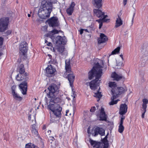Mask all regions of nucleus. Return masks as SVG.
Segmentation results:
<instances>
[{
    "mask_svg": "<svg viewBox=\"0 0 148 148\" xmlns=\"http://www.w3.org/2000/svg\"><path fill=\"white\" fill-rule=\"evenodd\" d=\"M103 66V62L102 60H100L95 64L91 70L88 73V78L91 79L94 76L95 79L91 81L89 83V85L91 89L95 91L94 92V97L98 99L97 101H98L101 98L102 95L101 92H99L100 87H99L100 80H99L102 74V68Z\"/></svg>",
    "mask_w": 148,
    "mask_h": 148,
    "instance_id": "obj_1",
    "label": "nucleus"
},
{
    "mask_svg": "<svg viewBox=\"0 0 148 148\" xmlns=\"http://www.w3.org/2000/svg\"><path fill=\"white\" fill-rule=\"evenodd\" d=\"M60 31L56 29H53L49 33L50 37L52 40L54 44L56 45V46L58 47L57 50L58 52L60 53H62L64 51V46L62 44L64 45L66 42V39L65 37L64 36L62 37L60 36H58L55 38L54 36V34H58Z\"/></svg>",
    "mask_w": 148,
    "mask_h": 148,
    "instance_id": "obj_2",
    "label": "nucleus"
},
{
    "mask_svg": "<svg viewBox=\"0 0 148 148\" xmlns=\"http://www.w3.org/2000/svg\"><path fill=\"white\" fill-rule=\"evenodd\" d=\"M53 3L47 1L45 0L42 1L41 4L42 8L40 9L38 11L39 16L43 19H46L50 16L52 11V4Z\"/></svg>",
    "mask_w": 148,
    "mask_h": 148,
    "instance_id": "obj_3",
    "label": "nucleus"
},
{
    "mask_svg": "<svg viewBox=\"0 0 148 148\" xmlns=\"http://www.w3.org/2000/svg\"><path fill=\"white\" fill-rule=\"evenodd\" d=\"M65 69L66 71V72L65 74L66 73V75H67L68 79L70 83V85L71 86H72L74 80L75 76L72 73L67 74V73H70L71 72L70 60H66L65 61Z\"/></svg>",
    "mask_w": 148,
    "mask_h": 148,
    "instance_id": "obj_4",
    "label": "nucleus"
},
{
    "mask_svg": "<svg viewBox=\"0 0 148 148\" xmlns=\"http://www.w3.org/2000/svg\"><path fill=\"white\" fill-rule=\"evenodd\" d=\"M108 85L109 87L111 89V93L112 95V97L111 98V101L109 103L110 105H113L116 104L119 101L118 100H114L115 99V95H114V94L118 87L116 83L114 82H109L108 83Z\"/></svg>",
    "mask_w": 148,
    "mask_h": 148,
    "instance_id": "obj_5",
    "label": "nucleus"
},
{
    "mask_svg": "<svg viewBox=\"0 0 148 148\" xmlns=\"http://www.w3.org/2000/svg\"><path fill=\"white\" fill-rule=\"evenodd\" d=\"M48 108L57 117L60 118L62 108L59 104L56 103H50Z\"/></svg>",
    "mask_w": 148,
    "mask_h": 148,
    "instance_id": "obj_6",
    "label": "nucleus"
},
{
    "mask_svg": "<svg viewBox=\"0 0 148 148\" xmlns=\"http://www.w3.org/2000/svg\"><path fill=\"white\" fill-rule=\"evenodd\" d=\"M48 89L49 92V93L47 94V97L51 98H55V93L58 92V90L57 85L54 84H51L48 88Z\"/></svg>",
    "mask_w": 148,
    "mask_h": 148,
    "instance_id": "obj_7",
    "label": "nucleus"
},
{
    "mask_svg": "<svg viewBox=\"0 0 148 148\" xmlns=\"http://www.w3.org/2000/svg\"><path fill=\"white\" fill-rule=\"evenodd\" d=\"M9 19L8 17L3 18L0 19V32H5L8 28Z\"/></svg>",
    "mask_w": 148,
    "mask_h": 148,
    "instance_id": "obj_8",
    "label": "nucleus"
},
{
    "mask_svg": "<svg viewBox=\"0 0 148 148\" xmlns=\"http://www.w3.org/2000/svg\"><path fill=\"white\" fill-rule=\"evenodd\" d=\"M91 132L92 135L95 136L98 134L103 136L105 134V130L101 127L95 126L93 128Z\"/></svg>",
    "mask_w": 148,
    "mask_h": 148,
    "instance_id": "obj_9",
    "label": "nucleus"
},
{
    "mask_svg": "<svg viewBox=\"0 0 148 148\" xmlns=\"http://www.w3.org/2000/svg\"><path fill=\"white\" fill-rule=\"evenodd\" d=\"M95 14L98 17L102 18V20L104 22H107L108 19L106 18L108 17L107 15H104V13L99 9H95L93 10Z\"/></svg>",
    "mask_w": 148,
    "mask_h": 148,
    "instance_id": "obj_10",
    "label": "nucleus"
},
{
    "mask_svg": "<svg viewBox=\"0 0 148 148\" xmlns=\"http://www.w3.org/2000/svg\"><path fill=\"white\" fill-rule=\"evenodd\" d=\"M27 44L25 42H21L19 47L20 52L21 54L25 55L27 51Z\"/></svg>",
    "mask_w": 148,
    "mask_h": 148,
    "instance_id": "obj_11",
    "label": "nucleus"
},
{
    "mask_svg": "<svg viewBox=\"0 0 148 148\" xmlns=\"http://www.w3.org/2000/svg\"><path fill=\"white\" fill-rule=\"evenodd\" d=\"M46 75L48 77L53 76L56 71V69L51 65L48 66L46 68Z\"/></svg>",
    "mask_w": 148,
    "mask_h": 148,
    "instance_id": "obj_12",
    "label": "nucleus"
},
{
    "mask_svg": "<svg viewBox=\"0 0 148 148\" xmlns=\"http://www.w3.org/2000/svg\"><path fill=\"white\" fill-rule=\"evenodd\" d=\"M48 24L51 27L56 26L58 25V19L56 17H53L48 20Z\"/></svg>",
    "mask_w": 148,
    "mask_h": 148,
    "instance_id": "obj_13",
    "label": "nucleus"
},
{
    "mask_svg": "<svg viewBox=\"0 0 148 148\" xmlns=\"http://www.w3.org/2000/svg\"><path fill=\"white\" fill-rule=\"evenodd\" d=\"M127 90V88L125 86L118 87L114 93L115 95V99L118 96V95L125 92Z\"/></svg>",
    "mask_w": 148,
    "mask_h": 148,
    "instance_id": "obj_14",
    "label": "nucleus"
},
{
    "mask_svg": "<svg viewBox=\"0 0 148 148\" xmlns=\"http://www.w3.org/2000/svg\"><path fill=\"white\" fill-rule=\"evenodd\" d=\"M89 142L93 148H101L102 147V144L100 142L90 139Z\"/></svg>",
    "mask_w": 148,
    "mask_h": 148,
    "instance_id": "obj_15",
    "label": "nucleus"
},
{
    "mask_svg": "<svg viewBox=\"0 0 148 148\" xmlns=\"http://www.w3.org/2000/svg\"><path fill=\"white\" fill-rule=\"evenodd\" d=\"M27 82L25 81L22 82L19 85L22 93L24 95L26 94V92L27 90Z\"/></svg>",
    "mask_w": 148,
    "mask_h": 148,
    "instance_id": "obj_16",
    "label": "nucleus"
},
{
    "mask_svg": "<svg viewBox=\"0 0 148 148\" xmlns=\"http://www.w3.org/2000/svg\"><path fill=\"white\" fill-rule=\"evenodd\" d=\"M127 106L125 104H122L120 106L119 113L120 114L123 115L127 112Z\"/></svg>",
    "mask_w": 148,
    "mask_h": 148,
    "instance_id": "obj_17",
    "label": "nucleus"
},
{
    "mask_svg": "<svg viewBox=\"0 0 148 148\" xmlns=\"http://www.w3.org/2000/svg\"><path fill=\"white\" fill-rule=\"evenodd\" d=\"M108 40L107 37L103 34L101 33L100 37L98 39V43L101 44L106 42Z\"/></svg>",
    "mask_w": 148,
    "mask_h": 148,
    "instance_id": "obj_18",
    "label": "nucleus"
},
{
    "mask_svg": "<svg viewBox=\"0 0 148 148\" xmlns=\"http://www.w3.org/2000/svg\"><path fill=\"white\" fill-rule=\"evenodd\" d=\"M27 74L26 73H25V74L19 73L16 76V79L18 81H21L23 79H27Z\"/></svg>",
    "mask_w": 148,
    "mask_h": 148,
    "instance_id": "obj_19",
    "label": "nucleus"
},
{
    "mask_svg": "<svg viewBox=\"0 0 148 148\" xmlns=\"http://www.w3.org/2000/svg\"><path fill=\"white\" fill-rule=\"evenodd\" d=\"M99 120L102 121L106 120V115L104 111V109L102 107H101V110Z\"/></svg>",
    "mask_w": 148,
    "mask_h": 148,
    "instance_id": "obj_20",
    "label": "nucleus"
},
{
    "mask_svg": "<svg viewBox=\"0 0 148 148\" xmlns=\"http://www.w3.org/2000/svg\"><path fill=\"white\" fill-rule=\"evenodd\" d=\"M62 103V104L64 103V101H63L61 97H57L53 99H51L50 101V103Z\"/></svg>",
    "mask_w": 148,
    "mask_h": 148,
    "instance_id": "obj_21",
    "label": "nucleus"
},
{
    "mask_svg": "<svg viewBox=\"0 0 148 148\" xmlns=\"http://www.w3.org/2000/svg\"><path fill=\"white\" fill-rule=\"evenodd\" d=\"M75 3L73 2H72L70 6L66 10L67 13L69 15H71L73 11L74 8L75 6Z\"/></svg>",
    "mask_w": 148,
    "mask_h": 148,
    "instance_id": "obj_22",
    "label": "nucleus"
},
{
    "mask_svg": "<svg viewBox=\"0 0 148 148\" xmlns=\"http://www.w3.org/2000/svg\"><path fill=\"white\" fill-rule=\"evenodd\" d=\"M102 0H94L92 1L93 5L96 8H100L102 6Z\"/></svg>",
    "mask_w": 148,
    "mask_h": 148,
    "instance_id": "obj_23",
    "label": "nucleus"
},
{
    "mask_svg": "<svg viewBox=\"0 0 148 148\" xmlns=\"http://www.w3.org/2000/svg\"><path fill=\"white\" fill-rule=\"evenodd\" d=\"M111 77L114 79V80L118 81L121 79L122 77L121 75H119L114 72L111 75Z\"/></svg>",
    "mask_w": 148,
    "mask_h": 148,
    "instance_id": "obj_24",
    "label": "nucleus"
},
{
    "mask_svg": "<svg viewBox=\"0 0 148 148\" xmlns=\"http://www.w3.org/2000/svg\"><path fill=\"white\" fill-rule=\"evenodd\" d=\"M36 128V125L34 124L32 125L31 130L32 134L34 136H37L38 135V131Z\"/></svg>",
    "mask_w": 148,
    "mask_h": 148,
    "instance_id": "obj_25",
    "label": "nucleus"
},
{
    "mask_svg": "<svg viewBox=\"0 0 148 148\" xmlns=\"http://www.w3.org/2000/svg\"><path fill=\"white\" fill-rule=\"evenodd\" d=\"M122 24L123 21L122 20L121 18L119 16H118V18H116V20L115 27H117L122 25Z\"/></svg>",
    "mask_w": 148,
    "mask_h": 148,
    "instance_id": "obj_26",
    "label": "nucleus"
},
{
    "mask_svg": "<svg viewBox=\"0 0 148 148\" xmlns=\"http://www.w3.org/2000/svg\"><path fill=\"white\" fill-rule=\"evenodd\" d=\"M13 98L15 100L21 101L22 99V98L16 92L12 93Z\"/></svg>",
    "mask_w": 148,
    "mask_h": 148,
    "instance_id": "obj_27",
    "label": "nucleus"
},
{
    "mask_svg": "<svg viewBox=\"0 0 148 148\" xmlns=\"http://www.w3.org/2000/svg\"><path fill=\"white\" fill-rule=\"evenodd\" d=\"M143 103L141 109H146L147 108V104L148 103V99H143L142 100Z\"/></svg>",
    "mask_w": 148,
    "mask_h": 148,
    "instance_id": "obj_28",
    "label": "nucleus"
},
{
    "mask_svg": "<svg viewBox=\"0 0 148 148\" xmlns=\"http://www.w3.org/2000/svg\"><path fill=\"white\" fill-rule=\"evenodd\" d=\"M25 148H38V147L37 146H35L33 144L29 143L26 144Z\"/></svg>",
    "mask_w": 148,
    "mask_h": 148,
    "instance_id": "obj_29",
    "label": "nucleus"
},
{
    "mask_svg": "<svg viewBox=\"0 0 148 148\" xmlns=\"http://www.w3.org/2000/svg\"><path fill=\"white\" fill-rule=\"evenodd\" d=\"M19 73L24 74L23 73L25 72V69L24 67V65L23 64L20 65L19 67Z\"/></svg>",
    "mask_w": 148,
    "mask_h": 148,
    "instance_id": "obj_30",
    "label": "nucleus"
},
{
    "mask_svg": "<svg viewBox=\"0 0 148 148\" xmlns=\"http://www.w3.org/2000/svg\"><path fill=\"white\" fill-rule=\"evenodd\" d=\"M108 134V133L107 135L105 136L104 138L102 140V141L104 143V144L106 145V146H104L103 148H107L106 147V146H107V145H108V141L107 140V138Z\"/></svg>",
    "mask_w": 148,
    "mask_h": 148,
    "instance_id": "obj_31",
    "label": "nucleus"
},
{
    "mask_svg": "<svg viewBox=\"0 0 148 148\" xmlns=\"http://www.w3.org/2000/svg\"><path fill=\"white\" fill-rule=\"evenodd\" d=\"M123 124V123H119V126L118 131L119 132L121 133L123 132L124 129Z\"/></svg>",
    "mask_w": 148,
    "mask_h": 148,
    "instance_id": "obj_32",
    "label": "nucleus"
},
{
    "mask_svg": "<svg viewBox=\"0 0 148 148\" xmlns=\"http://www.w3.org/2000/svg\"><path fill=\"white\" fill-rule=\"evenodd\" d=\"M120 50V48L119 47H117L112 51L111 55L115 54L119 52Z\"/></svg>",
    "mask_w": 148,
    "mask_h": 148,
    "instance_id": "obj_33",
    "label": "nucleus"
},
{
    "mask_svg": "<svg viewBox=\"0 0 148 148\" xmlns=\"http://www.w3.org/2000/svg\"><path fill=\"white\" fill-rule=\"evenodd\" d=\"M96 21L97 22H98V23H99V29L101 28V27L102 26V21L104 22L103 20L102 19H99V20H96Z\"/></svg>",
    "mask_w": 148,
    "mask_h": 148,
    "instance_id": "obj_34",
    "label": "nucleus"
},
{
    "mask_svg": "<svg viewBox=\"0 0 148 148\" xmlns=\"http://www.w3.org/2000/svg\"><path fill=\"white\" fill-rule=\"evenodd\" d=\"M141 110L142 113L141 117L142 118H144L145 116V114L146 111V110L141 109Z\"/></svg>",
    "mask_w": 148,
    "mask_h": 148,
    "instance_id": "obj_35",
    "label": "nucleus"
},
{
    "mask_svg": "<svg viewBox=\"0 0 148 148\" xmlns=\"http://www.w3.org/2000/svg\"><path fill=\"white\" fill-rule=\"evenodd\" d=\"M16 88V86L15 85L12 86L11 88L12 93L16 92L15 90Z\"/></svg>",
    "mask_w": 148,
    "mask_h": 148,
    "instance_id": "obj_36",
    "label": "nucleus"
},
{
    "mask_svg": "<svg viewBox=\"0 0 148 148\" xmlns=\"http://www.w3.org/2000/svg\"><path fill=\"white\" fill-rule=\"evenodd\" d=\"M3 38L0 37V48L2 46V45L3 44Z\"/></svg>",
    "mask_w": 148,
    "mask_h": 148,
    "instance_id": "obj_37",
    "label": "nucleus"
},
{
    "mask_svg": "<svg viewBox=\"0 0 148 148\" xmlns=\"http://www.w3.org/2000/svg\"><path fill=\"white\" fill-rule=\"evenodd\" d=\"M47 26H45L42 27V29L43 31L45 32L47 31Z\"/></svg>",
    "mask_w": 148,
    "mask_h": 148,
    "instance_id": "obj_38",
    "label": "nucleus"
},
{
    "mask_svg": "<svg viewBox=\"0 0 148 148\" xmlns=\"http://www.w3.org/2000/svg\"><path fill=\"white\" fill-rule=\"evenodd\" d=\"M125 118V116L122 115L121 117V119L119 123H123V120Z\"/></svg>",
    "mask_w": 148,
    "mask_h": 148,
    "instance_id": "obj_39",
    "label": "nucleus"
},
{
    "mask_svg": "<svg viewBox=\"0 0 148 148\" xmlns=\"http://www.w3.org/2000/svg\"><path fill=\"white\" fill-rule=\"evenodd\" d=\"M95 110V107H93L91 108L90 110V111L92 112H94Z\"/></svg>",
    "mask_w": 148,
    "mask_h": 148,
    "instance_id": "obj_40",
    "label": "nucleus"
},
{
    "mask_svg": "<svg viewBox=\"0 0 148 148\" xmlns=\"http://www.w3.org/2000/svg\"><path fill=\"white\" fill-rule=\"evenodd\" d=\"M45 43L47 44V45L51 46L52 45V44L51 42H48L47 40H46L45 41Z\"/></svg>",
    "mask_w": 148,
    "mask_h": 148,
    "instance_id": "obj_41",
    "label": "nucleus"
},
{
    "mask_svg": "<svg viewBox=\"0 0 148 148\" xmlns=\"http://www.w3.org/2000/svg\"><path fill=\"white\" fill-rule=\"evenodd\" d=\"M48 2H51L53 3H56L57 2V0H47Z\"/></svg>",
    "mask_w": 148,
    "mask_h": 148,
    "instance_id": "obj_42",
    "label": "nucleus"
},
{
    "mask_svg": "<svg viewBox=\"0 0 148 148\" xmlns=\"http://www.w3.org/2000/svg\"><path fill=\"white\" fill-rule=\"evenodd\" d=\"M127 0H123V3L124 5H125L127 4Z\"/></svg>",
    "mask_w": 148,
    "mask_h": 148,
    "instance_id": "obj_43",
    "label": "nucleus"
},
{
    "mask_svg": "<svg viewBox=\"0 0 148 148\" xmlns=\"http://www.w3.org/2000/svg\"><path fill=\"white\" fill-rule=\"evenodd\" d=\"M84 30V29H81L79 30L80 34H82L83 33V31Z\"/></svg>",
    "mask_w": 148,
    "mask_h": 148,
    "instance_id": "obj_44",
    "label": "nucleus"
},
{
    "mask_svg": "<svg viewBox=\"0 0 148 148\" xmlns=\"http://www.w3.org/2000/svg\"><path fill=\"white\" fill-rule=\"evenodd\" d=\"M31 116L30 114L28 116V119L29 120H30L31 119Z\"/></svg>",
    "mask_w": 148,
    "mask_h": 148,
    "instance_id": "obj_45",
    "label": "nucleus"
},
{
    "mask_svg": "<svg viewBox=\"0 0 148 148\" xmlns=\"http://www.w3.org/2000/svg\"><path fill=\"white\" fill-rule=\"evenodd\" d=\"M135 14L134 13V15H133V18H132V23H133V19H134V16Z\"/></svg>",
    "mask_w": 148,
    "mask_h": 148,
    "instance_id": "obj_46",
    "label": "nucleus"
},
{
    "mask_svg": "<svg viewBox=\"0 0 148 148\" xmlns=\"http://www.w3.org/2000/svg\"><path fill=\"white\" fill-rule=\"evenodd\" d=\"M48 56L49 57L50 59H51L52 58V56L50 54H48Z\"/></svg>",
    "mask_w": 148,
    "mask_h": 148,
    "instance_id": "obj_47",
    "label": "nucleus"
},
{
    "mask_svg": "<svg viewBox=\"0 0 148 148\" xmlns=\"http://www.w3.org/2000/svg\"><path fill=\"white\" fill-rule=\"evenodd\" d=\"M50 138H51V139H50L51 140H52V141H53L54 139V138L52 136H51V137H50Z\"/></svg>",
    "mask_w": 148,
    "mask_h": 148,
    "instance_id": "obj_48",
    "label": "nucleus"
},
{
    "mask_svg": "<svg viewBox=\"0 0 148 148\" xmlns=\"http://www.w3.org/2000/svg\"><path fill=\"white\" fill-rule=\"evenodd\" d=\"M48 133H49V134H50V133L51 132V130H49L48 132Z\"/></svg>",
    "mask_w": 148,
    "mask_h": 148,
    "instance_id": "obj_49",
    "label": "nucleus"
},
{
    "mask_svg": "<svg viewBox=\"0 0 148 148\" xmlns=\"http://www.w3.org/2000/svg\"><path fill=\"white\" fill-rule=\"evenodd\" d=\"M7 32L9 33V34H10L11 33V31L10 30L7 31Z\"/></svg>",
    "mask_w": 148,
    "mask_h": 148,
    "instance_id": "obj_50",
    "label": "nucleus"
},
{
    "mask_svg": "<svg viewBox=\"0 0 148 148\" xmlns=\"http://www.w3.org/2000/svg\"><path fill=\"white\" fill-rule=\"evenodd\" d=\"M120 56H121V58L122 59H123V55H120Z\"/></svg>",
    "mask_w": 148,
    "mask_h": 148,
    "instance_id": "obj_51",
    "label": "nucleus"
},
{
    "mask_svg": "<svg viewBox=\"0 0 148 148\" xmlns=\"http://www.w3.org/2000/svg\"><path fill=\"white\" fill-rule=\"evenodd\" d=\"M21 61V59H19L18 60V62H20Z\"/></svg>",
    "mask_w": 148,
    "mask_h": 148,
    "instance_id": "obj_52",
    "label": "nucleus"
},
{
    "mask_svg": "<svg viewBox=\"0 0 148 148\" xmlns=\"http://www.w3.org/2000/svg\"><path fill=\"white\" fill-rule=\"evenodd\" d=\"M30 16H31V15H30V14H28V17H30Z\"/></svg>",
    "mask_w": 148,
    "mask_h": 148,
    "instance_id": "obj_53",
    "label": "nucleus"
},
{
    "mask_svg": "<svg viewBox=\"0 0 148 148\" xmlns=\"http://www.w3.org/2000/svg\"><path fill=\"white\" fill-rule=\"evenodd\" d=\"M2 54V52L0 51V56H1Z\"/></svg>",
    "mask_w": 148,
    "mask_h": 148,
    "instance_id": "obj_54",
    "label": "nucleus"
},
{
    "mask_svg": "<svg viewBox=\"0 0 148 148\" xmlns=\"http://www.w3.org/2000/svg\"><path fill=\"white\" fill-rule=\"evenodd\" d=\"M84 30L86 32H88V30H87V29H84Z\"/></svg>",
    "mask_w": 148,
    "mask_h": 148,
    "instance_id": "obj_55",
    "label": "nucleus"
},
{
    "mask_svg": "<svg viewBox=\"0 0 148 148\" xmlns=\"http://www.w3.org/2000/svg\"><path fill=\"white\" fill-rule=\"evenodd\" d=\"M88 133H89V128H88Z\"/></svg>",
    "mask_w": 148,
    "mask_h": 148,
    "instance_id": "obj_56",
    "label": "nucleus"
},
{
    "mask_svg": "<svg viewBox=\"0 0 148 148\" xmlns=\"http://www.w3.org/2000/svg\"><path fill=\"white\" fill-rule=\"evenodd\" d=\"M45 126H43V129L44 130L45 129Z\"/></svg>",
    "mask_w": 148,
    "mask_h": 148,
    "instance_id": "obj_57",
    "label": "nucleus"
},
{
    "mask_svg": "<svg viewBox=\"0 0 148 148\" xmlns=\"http://www.w3.org/2000/svg\"><path fill=\"white\" fill-rule=\"evenodd\" d=\"M66 114H67V112H68L67 111H66Z\"/></svg>",
    "mask_w": 148,
    "mask_h": 148,
    "instance_id": "obj_58",
    "label": "nucleus"
},
{
    "mask_svg": "<svg viewBox=\"0 0 148 148\" xmlns=\"http://www.w3.org/2000/svg\"><path fill=\"white\" fill-rule=\"evenodd\" d=\"M30 13H32V12H30Z\"/></svg>",
    "mask_w": 148,
    "mask_h": 148,
    "instance_id": "obj_59",
    "label": "nucleus"
},
{
    "mask_svg": "<svg viewBox=\"0 0 148 148\" xmlns=\"http://www.w3.org/2000/svg\"><path fill=\"white\" fill-rule=\"evenodd\" d=\"M46 90H45V92Z\"/></svg>",
    "mask_w": 148,
    "mask_h": 148,
    "instance_id": "obj_60",
    "label": "nucleus"
},
{
    "mask_svg": "<svg viewBox=\"0 0 148 148\" xmlns=\"http://www.w3.org/2000/svg\"><path fill=\"white\" fill-rule=\"evenodd\" d=\"M74 97H75V96H74Z\"/></svg>",
    "mask_w": 148,
    "mask_h": 148,
    "instance_id": "obj_61",
    "label": "nucleus"
}]
</instances>
